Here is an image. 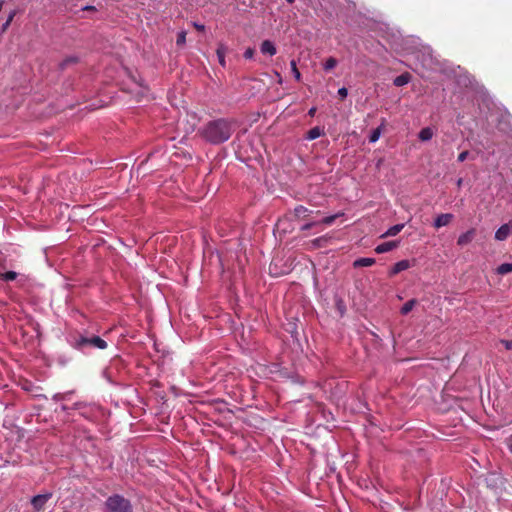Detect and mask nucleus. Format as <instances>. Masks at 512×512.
<instances>
[{"instance_id": "nucleus-1", "label": "nucleus", "mask_w": 512, "mask_h": 512, "mask_svg": "<svg viewBox=\"0 0 512 512\" xmlns=\"http://www.w3.org/2000/svg\"><path fill=\"white\" fill-rule=\"evenodd\" d=\"M234 122L227 118H218L207 122L198 130V134L208 143L222 144L230 139L234 132Z\"/></svg>"}, {"instance_id": "nucleus-2", "label": "nucleus", "mask_w": 512, "mask_h": 512, "mask_svg": "<svg viewBox=\"0 0 512 512\" xmlns=\"http://www.w3.org/2000/svg\"><path fill=\"white\" fill-rule=\"evenodd\" d=\"M107 512H133V506L129 499L119 494L109 496L105 501Z\"/></svg>"}, {"instance_id": "nucleus-3", "label": "nucleus", "mask_w": 512, "mask_h": 512, "mask_svg": "<svg viewBox=\"0 0 512 512\" xmlns=\"http://www.w3.org/2000/svg\"><path fill=\"white\" fill-rule=\"evenodd\" d=\"M75 347L78 349H82L84 347H92V348L104 350L107 348V342L99 336H92V337L80 336L78 339H76Z\"/></svg>"}, {"instance_id": "nucleus-4", "label": "nucleus", "mask_w": 512, "mask_h": 512, "mask_svg": "<svg viewBox=\"0 0 512 512\" xmlns=\"http://www.w3.org/2000/svg\"><path fill=\"white\" fill-rule=\"evenodd\" d=\"M52 494L46 493V494H39L31 499V505L35 512H40L44 509L46 503L51 499Z\"/></svg>"}, {"instance_id": "nucleus-5", "label": "nucleus", "mask_w": 512, "mask_h": 512, "mask_svg": "<svg viewBox=\"0 0 512 512\" xmlns=\"http://www.w3.org/2000/svg\"><path fill=\"white\" fill-rule=\"evenodd\" d=\"M512 229V220H510L508 223L503 224L498 228V230L495 232V239L498 241H504L508 238L510 232Z\"/></svg>"}, {"instance_id": "nucleus-6", "label": "nucleus", "mask_w": 512, "mask_h": 512, "mask_svg": "<svg viewBox=\"0 0 512 512\" xmlns=\"http://www.w3.org/2000/svg\"><path fill=\"white\" fill-rule=\"evenodd\" d=\"M475 234L476 230L474 228L469 229L458 237L457 244L459 246H465L469 244L474 239Z\"/></svg>"}, {"instance_id": "nucleus-7", "label": "nucleus", "mask_w": 512, "mask_h": 512, "mask_svg": "<svg viewBox=\"0 0 512 512\" xmlns=\"http://www.w3.org/2000/svg\"><path fill=\"white\" fill-rule=\"evenodd\" d=\"M453 218V214L450 213L440 214L434 221V227L438 229L443 226H446L452 221Z\"/></svg>"}, {"instance_id": "nucleus-8", "label": "nucleus", "mask_w": 512, "mask_h": 512, "mask_svg": "<svg viewBox=\"0 0 512 512\" xmlns=\"http://www.w3.org/2000/svg\"><path fill=\"white\" fill-rule=\"evenodd\" d=\"M399 244V241H387L384 243L379 244L375 248V252L378 254L389 252L393 249H395Z\"/></svg>"}, {"instance_id": "nucleus-9", "label": "nucleus", "mask_w": 512, "mask_h": 512, "mask_svg": "<svg viewBox=\"0 0 512 512\" xmlns=\"http://www.w3.org/2000/svg\"><path fill=\"white\" fill-rule=\"evenodd\" d=\"M410 268V262L409 260H401L394 264V266L391 268L389 275L394 276L404 270H407Z\"/></svg>"}, {"instance_id": "nucleus-10", "label": "nucleus", "mask_w": 512, "mask_h": 512, "mask_svg": "<svg viewBox=\"0 0 512 512\" xmlns=\"http://www.w3.org/2000/svg\"><path fill=\"white\" fill-rule=\"evenodd\" d=\"M260 50L263 54H268L270 56L275 55L277 52L274 43L270 40H264L260 45Z\"/></svg>"}, {"instance_id": "nucleus-11", "label": "nucleus", "mask_w": 512, "mask_h": 512, "mask_svg": "<svg viewBox=\"0 0 512 512\" xmlns=\"http://www.w3.org/2000/svg\"><path fill=\"white\" fill-rule=\"evenodd\" d=\"M411 80V75L410 73L408 72H405V73H402L401 75L397 76L394 80H393V84L396 86V87H402L406 84H408Z\"/></svg>"}, {"instance_id": "nucleus-12", "label": "nucleus", "mask_w": 512, "mask_h": 512, "mask_svg": "<svg viewBox=\"0 0 512 512\" xmlns=\"http://www.w3.org/2000/svg\"><path fill=\"white\" fill-rule=\"evenodd\" d=\"M311 213L312 211L303 205H298L294 208V215L298 219H304L308 217Z\"/></svg>"}, {"instance_id": "nucleus-13", "label": "nucleus", "mask_w": 512, "mask_h": 512, "mask_svg": "<svg viewBox=\"0 0 512 512\" xmlns=\"http://www.w3.org/2000/svg\"><path fill=\"white\" fill-rule=\"evenodd\" d=\"M403 228H404V224H396V225L390 227L385 233H383L381 235V238L396 236L397 234H399L402 231Z\"/></svg>"}, {"instance_id": "nucleus-14", "label": "nucleus", "mask_w": 512, "mask_h": 512, "mask_svg": "<svg viewBox=\"0 0 512 512\" xmlns=\"http://www.w3.org/2000/svg\"><path fill=\"white\" fill-rule=\"evenodd\" d=\"M373 264H375L374 258H359L354 261L353 266H354V268H359V267H369V266H372Z\"/></svg>"}, {"instance_id": "nucleus-15", "label": "nucleus", "mask_w": 512, "mask_h": 512, "mask_svg": "<svg viewBox=\"0 0 512 512\" xmlns=\"http://www.w3.org/2000/svg\"><path fill=\"white\" fill-rule=\"evenodd\" d=\"M226 52H227V47L224 44H219V46L216 50V54H217L219 63L222 67H225V65H226V61H225Z\"/></svg>"}, {"instance_id": "nucleus-16", "label": "nucleus", "mask_w": 512, "mask_h": 512, "mask_svg": "<svg viewBox=\"0 0 512 512\" xmlns=\"http://www.w3.org/2000/svg\"><path fill=\"white\" fill-rule=\"evenodd\" d=\"M433 135H434V132H433L432 128L425 127L420 130L418 137L421 141L425 142V141L431 140Z\"/></svg>"}, {"instance_id": "nucleus-17", "label": "nucleus", "mask_w": 512, "mask_h": 512, "mask_svg": "<svg viewBox=\"0 0 512 512\" xmlns=\"http://www.w3.org/2000/svg\"><path fill=\"white\" fill-rule=\"evenodd\" d=\"M323 134H324L323 129H321L320 127L316 126V127L311 128V129L307 132L306 139H308V140H314V139L319 138V137H320V136H322Z\"/></svg>"}, {"instance_id": "nucleus-18", "label": "nucleus", "mask_w": 512, "mask_h": 512, "mask_svg": "<svg viewBox=\"0 0 512 512\" xmlns=\"http://www.w3.org/2000/svg\"><path fill=\"white\" fill-rule=\"evenodd\" d=\"M16 14H17L16 10H13V11L10 12L6 22L3 23L2 26H1L0 34H4L7 31V29L9 28V26L12 23V21H13V19H14Z\"/></svg>"}, {"instance_id": "nucleus-19", "label": "nucleus", "mask_w": 512, "mask_h": 512, "mask_svg": "<svg viewBox=\"0 0 512 512\" xmlns=\"http://www.w3.org/2000/svg\"><path fill=\"white\" fill-rule=\"evenodd\" d=\"M417 304L416 299H411L407 301L401 308V314L406 315L408 314Z\"/></svg>"}, {"instance_id": "nucleus-20", "label": "nucleus", "mask_w": 512, "mask_h": 512, "mask_svg": "<svg viewBox=\"0 0 512 512\" xmlns=\"http://www.w3.org/2000/svg\"><path fill=\"white\" fill-rule=\"evenodd\" d=\"M512 272V263H503L497 267V273L505 275Z\"/></svg>"}, {"instance_id": "nucleus-21", "label": "nucleus", "mask_w": 512, "mask_h": 512, "mask_svg": "<svg viewBox=\"0 0 512 512\" xmlns=\"http://www.w3.org/2000/svg\"><path fill=\"white\" fill-rule=\"evenodd\" d=\"M384 125V122L382 123L381 126L377 127L376 129H374L369 137V141L371 143H374L376 141H378V139L380 138L381 136V132H382V127Z\"/></svg>"}, {"instance_id": "nucleus-22", "label": "nucleus", "mask_w": 512, "mask_h": 512, "mask_svg": "<svg viewBox=\"0 0 512 512\" xmlns=\"http://www.w3.org/2000/svg\"><path fill=\"white\" fill-rule=\"evenodd\" d=\"M78 62V58L76 56H69L67 58H65L61 64H60V67L61 69H65L66 67H68L69 65L71 64H75Z\"/></svg>"}, {"instance_id": "nucleus-23", "label": "nucleus", "mask_w": 512, "mask_h": 512, "mask_svg": "<svg viewBox=\"0 0 512 512\" xmlns=\"http://www.w3.org/2000/svg\"><path fill=\"white\" fill-rule=\"evenodd\" d=\"M1 279L4 280V281H13L16 279L17 277V273L14 272V271H7L3 274H1Z\"/></svg>"}, {"instance_id": "nucleus-24", "label": "nucleus", "mask_w": 512, "mask_h": 512, "mask_svg": "<svg viewBox=\"0 0 512 512\" xmlns=\"http://www.w3.org/2000/svg\"><path fill=\"white\" fill-rule=\"evenodd\" d=\"M290 65H291V71L295 77V79L297 81H300L301 80V73L299 72L298 68H297V64H296V61L295 60H292L290 62Z\"/></svg>"}, {"instance_id": "nucleus-25", "label": "nucleus", "mask_w": 512, "mask_h": 512, "mask_svg": "<svg viewBox=\"0 0 512 512\" xmlns=\"http://www.w3.org/2000/svg\"><path fill=\"white\" fill-rule=\"evenodd\" d=\"M336 65H337V60L333 57H330L326 60V62L324 64V69L328 71V70H331L334 67H336Z\"/></svg>"}, {"instance_id": "nucleus-26", "label": "nucleus", "mask_w": 512, "mask_h": 512, "mask_svg": "<svg viewBox=\"0 0 512 512\" xmlns=\"http://www.w3.org/2000/svg\"><path fill=\"white\" fill-rule=\"evenodd\" d=\"M186 34L187 33L185 31H181L178 33L177 39H176V44L178 46H183L186 43Z\"/></svg>"}, {"instance_id": "nucleus-27", "label": "nucleus", "mask_w": 512, "mask_h": 512, "mask_svg": "<svg viewBox=\"0 0 512 512\" xmlns=\"http://www.w3.org/2000/svg\"><path fill=\"white\" fill-rule=\"evenodd\" d=\"M338 216H339L338 214H335V215L324 217L322 219L321 223H323L325 225H331L337 219Z\"/></svg>"}, {"instance_id": "nucleus-28", "label": "nucleus", "mask_w": 512, "mask_h": 512, "mask_svg": "<svg viewBox=\"0 0 512 512\" xmlns=\"http://www.w3.org/2000/svg\"><path fill=\"white\" fill-rule=\"evenodd\" d=\"M255 50L253 48H247L244 52V58L246 59H252L254 56Z\"/></svg>"}, {"instance_id": "nucleus-29", "label": "nucleus", "mask_w": 512, "mask_h": 512, "mask_svg": "<svg viewBox=\"0 0 512 512\" xmlns=\"http://www.w3.org/2000/svg\"><path fill=\"white\" fill-rule=\"evenodd\" d=\"M338 95L341 97V99H344L348 95V91L345 87H342L338 90Z\"/></svg>"}, {"instance_id": "nucleus-30", "label": "nucleus", "mask_w": 512, "mask_h": 512, "mask_svg": "<svg viewBox=\"0 0 512 512\" xmlns=\"http://www.w3.org/2000/svg\"><path fill=\"white\" fill-rule=\"evenodd\" d=\"M469 155L468 151H463L458 155V161L463 162L466 160L467 156Z\"/></svg>"}, {"instance_id": "nucleus-31", "label": "nucleus", "mask_w": 512, "mask_h": 512, "mask_svg": "<svg viewBox=\"0 0 512 512\" xmlns=\"http://www.w3.org/2000/svg\"><path fill=\"white\" fill-rule=\"evenodd\" d=\"M325 241V238L324 237H318L316 239H314L312 241L313 245L316 246V247H320L321 246V243Z\"/></svg>"}, {"instance_id": "nucleus-32", "label": "nucleus", "mask_w": 512, "mask_h": 512, "mask_svg": "<svg viewBox=\"0 0 512 512\" xmlns=\"http://www.w3.org/2000/svg\"><path fill=\"white\" fill-rule=\"evenodd\" d=\"M316 224H317L316 222L306 223L305 225H303V226L301 227V230H302V231L309 230V229H311L313 226H315Z\"/></svg>"}, {"instance_id": "nucleus-33", "label": "nucleus", "mask_w": 512, "mask_h": 512, "mask_svg": "<svg viewBox=\"0 0 512 512\" xmlns=\"http://www.w3.org/2000/svg\"><path fill=\"white\" fill-rule=\"evenodd\" d=\"M501 343L505 346L507 350L512 349V340H501Z\"/></svg>"}, {"instance_id": "nucleus-34", "label": "nucleus", "mask_w": 512, "mask_h": 512, "mask_svg": "<svg viewBox=\"0 0 512 512\" xmlns=\"http://www.w3.org/2000/svg\"><path fill=\"white\" fill-rule=\"evenodd\" d=\"M193 26H194V27H195V29H196V30H198V31H204V30H205V26H204V25H202V24H199V23H197V22H194V23H193Z\"/></svg>"}, {"instance_id": "nucleus-35", "label": "nucleus", "mask_w": 512, "mask_h": 512, "mask_svg": "<svg viewBox=\"0 0 512 512\" xmlns=\"http://www.w3.org/2000/svg\"><path fill=\"white\" fill-rule=\"evenodd\" d=\"M315 113H316V108L315 107L310 108L309 111H308V115L311 116V117H313L315 115Z\"/></svg>"}, {"instance_id": "nucleus-36", "label": "nucleus", "mask_w": 512, "mask_h": 512, "mask_svg": "<svg viewBox=\"0 0 512 512\" xmlns=\"http://www.w3.org/2000/svg\"><path fill=\"white\" fill-rule=\"evenodd\" d=\"M275 75L277 76V80H278V83H282V76L280 75L279 72L275 71Z\"/></svg>"}, {"instance_id": "nucleus-37", "label": "nucleus", "mask_w": 512, "mask_h": 512, "mask_svg": "<svg viewBox=\"0 0 512 512\" xmlns=\"http://www.w3.org/2000/svg\"><path fill=\"white\" fill-rule=\"evenodd\" d=\"M95 8L93 6H86L84 10H94Z\"/></svg>"}, {"instance_id": "nucleus-38", "label": "nucleus", "mask_w": 512, "mask_h": 512, "mask_svg": "<svg viewBox=\"0 0 512 512\" xmlns=\"http://www.w3.org/2000/svg\"><path fill=\"white\" fill-rule=\"evenodd\" d=\"M457 185H458L459 187L462 185V179H461V178L457 181Z\"/></svg>"}, {"instance_id": "nucleus-39", "label": "nucleus", "mask_w": 512, "mask_h": 512, "mask_svg": "<svg viewBox=\"0 0 512 512\" xmlns=\"http://www.w3.org/2000/svg\"><path fill=\"white\" fill-rule=\"evenodd\" d=\"M288 3L292 4L295 0H286Z\"/></svg>"}]
</instances>
